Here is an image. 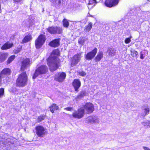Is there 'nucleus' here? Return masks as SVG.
<instances>
[{
    "label": "nucleus",
    "mask_w": 150,
    "mask_h": 150,
    "mask_svg": "<svg viewBox=\"0 0 150 150\" xmlns=\"http://www.w3.org/2000/svg\"><path fill=\"white\" fill-rule=\"evenodd\" d=\"M60 55L59 50H54L47 59V65L50 67V69L52 71L56 70L59 67L58 56Z\"/></svg>",
    "instance_id": "f257e3e1"
},
{
    "label": "nucleus",
    "mask_w": 150,
    "mask_h": 150,
    "mask_svg": "<svg viewBox=\"0 0 150 150\" xmlns=\"http://www.w3.org/2000/svg\"><path fill=\"white\" fill-rule=\"evenodd\" d=\"M10 139H5V137L2 134L0 135V142L2 148L7 150H17L16 147H14L13 144L10 142Z\"/></svg>",
    "instance_id": "f03ea898"
},
{
    "label": "nucleus",
    "mask_w": 150,
    "mask_h": 150,
    "mask_svg": "<svg viewBox=\"0 0 150 150\" xmlns=\"http://www.w3.org/2000/svg\"><path fill=\"white\" fill-rule=\"evenodd\" d=\"M28 77L25 72L20 74L17 79L16 84L17 86L23 87L25 86L27 83Z\"/></svg>",
    "instance_id": "7ed1b4c3"
},
{
    "label": "nucleus",
    "mask_w": 150,
    "mask_h": 150,
    "mask_svg": "<svg viewBox=\"0 0 150 150\" xmlns=\"http://www.w3.org/2000/svg\"><path fill=\"white\" fill-rule=\"evenodd\" d=\"M46 40V38L45 35H40L35 41V45L36 49H39L42 47Z\"/></svg>",
    "instance_id": "20e7f679"
},
{
    "label": "nucleus",
    "mask_w": 150,
    "mask_h": 150,
    "mask_svg": "<svg viewBox=\"0 0 150 150\" xmlns=\"http://www.w3.org/2000/svg\"><path fill=\"white\" fill-rule=\"evenodd\" d=\"M48 70V68L45 65H42L40 67L36 69L33 77V79H35L40 74H45L47 72Z\"/></svg>",
    "instance_id": "39448f33"
},
{
    "label": "nucleus",
    "mask_w": 150,
    "mask_h": 150,
    "mask_svg": "<svg viewBox=\"0 0 150 150\" xmlns=\"http://www.w3.org/2000/svg\"><path fill=\"white\" fill-rule=\"evenodd\" d=\"M36 133L38 137H44L47 134L46 129L41 125L35 127Z\"/></svg>",
    "instance_id": "423d86ee"
},
{
    "label": "nucleus",
    "mask_w": 150,
    "mask_h": 150,
    "mask_svg": "<svg viewBox=\"0 0 150 150\" xmlns=\"http://www.w3.org/2000/svg\"><path fill=\"white\" fill-rule=\"evenodd\" d=\"M84 114V110L83 108L79 109L77 111H76L72 115H69L70 117H73L74 118L80 119L83 117Z\"/></svg>",
    "instance_id": "0eeeda50"
},
{
    "label": "nucleus",
    "mask_w": 150,
    "mask_h": 150,
    "mask_svg": "<svg viewBox=\"0 0 150 150\" xmlns=\"http://www.w3.org/2000/svg\"><path fill=\"white\" fill-rule=\"evenodd\" d=\"M47 30L50 33L53 34H60L62 31V28L58 26H51L47 28Z\"/></svg>",
    "instance_id": "6e6552de"
},
{
    "label": "nucleus",
    "mask_w": 150,
    "mask_h": 150,
    "mask_svg": "<svg viewBox=\"0 0 150 150\" xmlns=\"http://www.w3.org/2000/svg\"><path fill=\"white\" fill-rule=\"evenodd\" d=\"M66 76V74L64 72H59L56 74L54 76V80L59 82H63Z\"/></svg>",
    "instance_id": "1a4fd4ad"
},
{
    "label": "nucleus",
    "mask_w": 150,
    "mask_h": 150,
    "mask_svg": "<svg viewBox=\"0 0 150 150\" xmlns=\"http://www.w3.org/2000/svg\"><path fill=\"white\" fill-rule=\"evenodd\" d=\"M81 54L74 55L71 59V66L73 67L76 66L81 60Z\"/></svg>",
    "instance_id": "9d476101"
},
{
    "label": "nucleus",
    "mask_w": 150,
    "mask_h": 150,
    "mask_svg": "<svg viewBox=\"0 0 150 150\" xmlns=\"http://www.w3.org/2000/svg\"><path fill=\"white\" fill-rule=\"evenodd\" d=\"M31 64L30 59L26 58L24 59L21 62V71H24L27 69Z\"/></svg>",
    "instance_id": "9b49d317"
},
{
    "label": "nucleus",
    "mask_w": 150,
    "mask_h": 150,
    "mask_svg": "<svg viewBox=\"0 0 150 150\" xmlns=\"http://www.w3.org/2000/svg\"><path fill=\"white\" fill-rule=\"evenodd\" d=\"M83 109L86 111L87 114L92 113L94 110L93 105L90 103H86L84 106Z\"/></svg>",
    "instance_id": "f8f14e48"
},
{
    "label": "nucleus",
    "mask_w": 150,
    "mask_h": 150,
    "mask_svg": "<svg viewBox=\"0 0 150 150\" xmlns=\"http://www.w3.org/2000/svg\"><path fill=\"white\" fill-rule=\"evenodd\" d=\"M120 0H106L105 2V5L108 7H111L117 5Z\"/></svg>",
    "instance_id": "ddd939ff"
},
{
    "label": "nucleus",
    "mask_w": 150,
    "mask_h": 150,
    "mask_svg": "<svg viewBox=\"0 0 150 150\" xmlns=\"http://www.w3.org/2000/svg\"><path fill=\"white\" fill-rule=\"evenodd\" d=\"M97 52V49L95 48L91 51L87 53L85 56L86 59L88 60H91L95 56Z\"/></svg>",
    "instance_id": "4468645a"
},
{
    "label": "nucleus",
    "mask_w": 150,
    "mask_h": 150,
    "mask_svg": "<svg viewBox=\"0 0 150 150\" xmlns=\"http://www.w3.org/2000/svg\"><path fill=\"white\" fill-rule=\"evenodd\" d=\"M11 71V70L8 68L4 69L1 71L0 74V77L2 79L6 77L10 74Z\"/></svg>",
    "instance_id": "2eb2a0df"
},
{
    "label": "nucleus",
    "mask_w": 150,
    "mask_h": 150,
    "mask_svg": "<svg viewBox=\"0 0 150 150\" xmlns=\"http://www.w3.org/2000/svg\"><path fill=\"white\" fill-rule=\"evenodd\" d=\"M60 38L55 39L50 42L49 43V45L52 47H58L60 45Z\"/></svg>",
    "instance_id": "dca6fc26"
},
{
    "label": "nucleus",
    "mask_w": 150,
    "mask_h": 150,
    "mask_svg": "<svg viewBox=\"0 0 150 150\" xmlns=\"http://www.w3.org/2000/svg\"><path fill=\"white\" fill-rule=\"evenodd\" d=\"M72 84L74 88L75 91L78 92V89L81 85V83L80 81L78 79H75L74 80Z\"/></svg>",
    "instance_id": "f3484780"
},
{
    "label": "nucleus",
    "mask_w": 150,
    "mask_h": 150,
    "mask_svg": "<svg viewBox=\"0 0 150 150\" xmlns=\"http://www.w3.org/2000/svg\"><path fill=\"white\" fill-rule=\"evenodd\" d=\"M88 122L91 123H97L99 122V119L95 116H91L87 118Z\"/></svg>",
    "instance_id": "a211bd4d"
},
{
    "label": "nucleus",
    "mask_w": 150,
    "mask_h": 150,
    "mask_svg": "<svg viewBox=\"0 0 150 150\" xmlns=\"http://www.w3.org/2000/svg\"><path fill=\"white\" fill-rule=\"evenodd\" d=\"M116 50L113 48H109L107 51L108 55L112 57L114 56L116 54Z\"/></svg>",
    "instance_id": "6ab92c4d"
},
{
    "label": "nucleus",
    "mask_w": 150,
    "mask_h": 150,
    "mask_svg": "<svg viewBox=\"0 0 150 150\" xmlns=\"http://www.w3.org/2000/svg\"><path fill=\"white\" fill-rule=\"evenodd\" d=\"M13 45V43H11L8 41L4 44L1 47V49L2 50H6L10 49Z\"/></svg>",
    "instance_id": "aec40b11"
},
{
    "label": "nucleus",
    "mask_w": 150,
    "mask_h": 150,
    "mask_svg": "<svg viewBox=\"0 0 150 150\" xmlns=\"http://www.w3.org/2000/svg\"><path fill=\"white\" fill-rule=\"evenodd\" d=\"M8 54L6 53H0V63L4 62L8 56Z\"/></svg>",
    "instance_id": "412c9836"
},
{
    "label": "nucleus",
    "mask_w": 150,
    "mask_h": 150,
    "mask_svg": "<svg viewBox=\"0 0 150 150\" xmlns=\"http://www.w3.org/2000/svg\"><path fill=\"white\" fill-rule=\"evenodd\" d=\"M103 57V54L102 52H99L97 56L95 58V60L96 62L99 61Z\"/></svg>",
    "instance_id": "4be33fe9"
},
{
    "label": "nucleus",
    "mask_w": 150,
    "mask_h": 150,
    "mask_svg": "<svg viewBox=\"0 0 150 150\" xmlns=\"http://www.w3.org/2000/svg\"><path fill=\"white\" fill-rule=\"evenodd\" d=\"M32 39V36L30 35H27L25 36L23 39L22 40V43H24L30 41Z\"/></svg>",
    "instance_id": "5701e85b"
},
{
    "label": "nucleus",
    "mask_w": 150,
    "mask_h": 150,
    "mask_svg": "<svg viewBox=\"0 0 150 150\" xmlns=\"http://www.w3.org/2000/svg\"><path fill=\"white\" fill-rule=\"evenodd\" d=\"M49 108L50 111L52 113H53L54 112V109L58 110L59 107L56 104H53L51 106L49 107Z\"/></svg>",
    "instance_id": "b1692460"
},
{
    "label": "nucleus",
    "mask_w": 150,
    "mask_h": 150,
    "mask_svg": "<svg viewBox=\"0 0 150 150\" xmlns=\"http://www.w3.org/2000/svg\"><path fill=\"white\" fill-rule=\"evenodd\" d=\"M87 40L86 38H85L83 37H80L78 40L79 43L81 45V46L84 45L85 41Z\"/></svg>",
    "instance_id": "393cba45"
},
{
    "label": "nucleus",
    "mask_w": 150,
    "mask_h": 150,
    "mask_svg": "<svg viewBox=\"0 0 150 150\" xmlns=\"http://www.w3.org/2000/svg\"><path fill=\"white\" fill-rule=\"evenodd\" d=\"M92 27V23L91 22L88 25L85 27L84 29L85 32H88L89 31Z\"/></svg>",
    "instance_id": "a878e982"
},
{
    "label": "nucleus",
    "mask_w": 150,
    "mask_h": 150,
    "mask_svg": "<svg viewBox=\"0 0 150 150\" xmlns=\"http://www.w3.org/2000/svg\"><path fill=\"white\" fill-rule=\"evenodd\" d=\"M131 55L133 57L137 58L138 57V52L136 50H130Z\"/></svg>",
    "instance_id": "bb28decb"
},
{
    "label": "nucleus",
    "mask_w": 150,
    "mask_h": 150,
    "mask_svg": "<svg viewBox=\"0 0 150 150\" xmlns=\"http://www.w3.org/2000/svg\"><path fill=\"white\" fill-rule=\"evenodd\" d=\"M142 124L146 128H150V121L147 120L142 122Z\"/></svg>",
    "instance_id": "cd10ccee"
},
{
    "label": "nucleus",
    "mask_w": 150,
    "mask_h": 150,
    "mask_svg": "<svg viewBox=\"0 0 150 150\" xmlns=\"http://www.w3.org/2000/svg\"><path fill=\"white\" fill-rule=\"evenodd\" d=\"M53 3L54 5L57 8L59 7L61 3V0H56L54 1V2H52Z\"/></svg>",
    "instance_id": "c85d7f7f"
},
{
    "label": "nucleus",
    "mask_w": 150,
    "mask_h": 150,
    "mask_svg": "<svg viewBox=\"0 0 150 150\" xmlns=\"http://www.w3.org/2000/svg\"><path fill=\"white\" fill-rule=\"evenodd\" d=\"M15 58V55H13L11 56L10 57H9L6 62V64H8L10 63Z\"/></svg>",
    "instance_id": "c756f323"
},
{
    "label": "nucleus",
    "mask_w": 150,
    "mask_h": 150,
    "mask_svg": "<svg viewBox=\"0 0 150 150\" xmlns=\"http://www.w3.org/2000/svg\"><path fill=\"white\" fill-rule=\"evenodd\" d=\"M149 108L148 105H146L144 106V113L145 114L144 116L149 114Z\"/></svg>",
    "instance_id": "7c9ffc66"
},
{
    "label": "nucleus",
    "mask_w": 150,
    "mask_h": 150,
    "mask_svg": "<svg viewBox=\"0 0 150 150\" xmlns=\"http://www.w3.org/2000/svg\"><path fill=\"white\" fill-rule=\"evenodd\" d=\"M63 26L64 27L67 28L69 25V23L66 19H64L63 21Z\"/></svg>",
    "instance_id": "2f4dec72"
},
{
    "label": "nucleus",
    "mask_w": 150,
    "mask_h": 150,
    "mask_svg": "<svg viewBox=\"0 0 150 150\" xmlns=\"http://www.w3.org/2000/svg\"><path fill=\"white\" fill-rule=\"evenodd\" d=\"M86 94V91H82L80 92V93L77 96L78 98H82Z\"/></svg>",
    "instance_id": "473e14b6"
},
{
    "label": "nucleus",
    "mask_w": 150,
    "mask_h": 150,
    "mask_svg": "<svg viewBox=\"0 0 150 150\" xmlns=\"http://www.w3.org/2000/svg\"><path fill=\"white\" fill-rule=\"evenodd\" d=\"M45 115H43L39 116L38 118V122H40L43 120L45 119Z\"/></svg>",
    "instance_id": "72a5a7b5"
},
{
    "label": "nucleus",
    "mask_w": 150,
    "mask_h": 150,
    "mask_svg": "<svg viewBox=\"0 0 150 150\" xmlns=\"http://www.w3.org/2000/svg\"><path fill=\"white\" fill-rule=\"evenodd\" d=\"M4 94V89L2 88L0 89V98H2Z\"/></svg>",
    "instance_id": "f704fd0d"
},
{
    "label": "nucleus",
    "mask_w": 150,
    "mask_h": 150,
    "mask_svg": "<svg viewBox=\"0 0 150 150\" xmlns=\"http://www.w3.org/2000/svg\"><path fill=\"white\" fill-rule=\"evenodd\" d=\"M96 3V0H89L88 4H94L93 6H94Z\"/></svg>",
    "instance_id": "c9c22d12"
},
{
    "label": "nucleus",
    "mask_w": 150,
    "mask_h": 150,
    "mask_svg": "<svg viewBox=\"0 0 150 150\" xmlns=\"http://www.w3.org/2000/svg\"><path fill=\"white\" fill-rule=\"evenodd\" d=\"M132 38V37L130 36L129 38H126L125 40V42L126 44H128L131 41V38Z\"/></svg>",
    "instance_id": "e433bc0d"
},
{
    "label": "nucleus",
    "mask_w": 150,
    "mask_h": 150,
    "mask_svg": "<svg viewBox=\"0 0 150 150\" xmlns=\"http://www.w3.org/2000/svg\"><path fill=\"white\" fill-rule=\"evenodd\" d=\"M22 47H20L18 48V47L15 50V52L16 53H17L21 51V50Z\"/></svg>",
    "instance_id": "4c0bfd02"
},
{
    "label": "nucleus",
    "mask_w": 150,
    "mask_h": 150,
    "mask_svg": "<svg viewBox=\"0 0 150 150\" xmlns=\"http://www.w3.org/2000/svg\"><path fill=\"white\" fill-rule=\"evenodd\" d=\"M16 89L14 87H11L9 90V91L11 92H14L15 91Z\"/></svg>",
    "instance_id": "58836bf2"
},
{
    "label": "nucleus",
    "mask_w": 150,
    "mask_h": 150,
    "mask_svg": "<svg viewBox=\"0 0 150 150\" xmlns=\"http://www.w3.org/2000/svg\"><path fill=\"white\" fill-rule=\"evenodd\" d=\"M73 108L72 107H67L64 108V109L69 111H71L73 110Z\"/></svg>",
    "instance_id": "ea45409f"
},
{
    "label": "nucleus",
    "mask_w": 150,
    "mask_h": 150,
    "mask_svg": "<svg viewBox=\"0 0 150 150\" xmlns=\"http://www.w3.org/2000/svg\"><path fill=\"white\" fill-rule=\"evenodd\" d=\"M79 74L82 76H85L86 75V73L83 71L79 73Z\"/></svg>",
    "instance_id": "a19ab883"
},
{
    "label": "nucleus",
    "mask_w": 150,
    "mask_h": 150,
    "mask_svg": "<svg viewBox=\"0 0 150 150\" xmlns=\"http://www.w3.org/2000/svg\"><path fill=\"white\" fill-rule=\"evenodd\" d=\"M140 58L141 59H143L144 57L143 56V54L142 53V52H141L140 53Z\"/></svg>",
    "instance_id": "79ce46f5"
},
{
    "label": "nucleus",
    "mask_w": 150,
    "mask_h": 150,
    "mask_svg": "<svg viewBox=\"0 0 150 150\" xmlns=\"http://www.w3.org/2000/svg\"><path fill=\"white\" fill-rule=\"evenodd\" d=\"M143 148L144 150H150V149L146 146H144Z\"/></svg>",
    "instance_id": "37998d69"
},
{
    "label": "nucleus",
    "mask_w": 150,
    "mask_h": 150,
    "mask_svg": "<svg viewBox=\"0 0 150 150\" xmlns=\"http://www.w3.org/2000/svg\"><path fill=\"white\" fill-rule=\"evenodd\" d=\"M26 23V25H28V22L26 21H24L23 22V23Z\"/></svg>",
    "instance_id": "c03bdc74"
},
{
    "label": "nucleus",
    "mask_w": 150,
    "mask_h": 150,
    "mask_svg": "<svg viewBox=\"0 0 150 150\" xmlns=\"http://www.w3.org/2000/svg\"><path fill=\"white\" fill-rule=\"evenodd\" d=\"M21 0H13V1H15L18 2L20 1Z\"/></svg>",
    "instance_id": "a18cd8bd"
},
{
    "label": "nucleus",
    "mask_w": 150,
    "mask_h": 150,
    "mask_svg": "<svg viewBox=\"0 0 150 150\" xmlns=\"http://www.w3.org/2000/svg\"><path fill=\"white\" fill-rule=\"evenodd\" d=\"M3 2H6L7 0H2Z\"/></svg>",
    "instance_id": "49530a36"
}]
</instances>
